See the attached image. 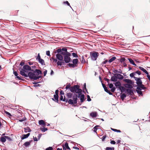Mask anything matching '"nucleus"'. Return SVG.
Returning <instances> with one entry per match:
<instances>
[{
	"label": "nucleus",
	"instance_id": "f257e3e1",
	"mask_svg": "<svg viewBox=\"0 0 150 150\" xmlns=\"http://www.w3.org/2000/svg\"><path fill=\"white\" fill-rule=\"evenodd\" d=\"M19 70H20V74L21 75L25 77L29 76L31 79L36 80L41 77L40 76H35L33 72L28 73L29 71L31 70L30 66H23V68L20 67Z\"/></svg>",
	"mask_w": 150,
	"mask_h": 150
},
{
	"label": "nucleus",
	"instance_id": "f03ea898",
	"mask_svg": "<svg viewBox=\"0 0 150 150\" xmlns=\"http://www.w3.org/2000/svg\"><path fill=\"white\" fill-rule=\"evenodd\" d=\"M77 97V95L76 93H74L73 96V100L69 99V100H68L67 98H66L64 96V98H63V96L62 95L60 96V100L64 101H65L66 102H67L69 104L72 105L77 103L78 100Z\"/></svg>",
	"mask_w": 150,
	"mask_h": 150
},
{
	"label": "nucleus",
	"instance_id": "7ed1b4c3",
	"mask_svg": "<svg viewBox=\"0 0 150 150\" xmlns=\"http://www.w3.org/2000/svg\"><path fill=\"white\" fill-rule=\"evenodd\" d=\"M79 87L78 85H74V86H71L70 91L71 92L78 93L79 96L82 93V90L79 88Z\"/></svg>",
	"mask_w": 150,
	"mask_h": 150
},
{
	"label": "nucleus",
	"instance_id": "20e7f679",
	"mask_svg": "<svg viewBox=\"0 0 150 150\" xmlns=\"http://www.w3.org/2000/svg\"><path fill=\"white\" fill-rule=\"evenodd\" d=\"M116 59V58L115 57H109V60L106 59L102 62L101 64L102 65L105 64H110Z\"/></svg>",
	"mask_w": 150,
	"mask_h": 150
},
{
	"label": "nucleus",
	"instance_id": "39448f33",
	"mask_svg": "<svg viewBox=\"0 0 150 150\" xmlns=\"http://www.w3.org/2000/svg\"><path fill=\"white\" fill-rule=\"evenodd\" d=\"M90 53L91 58L94 61L96 60L99 55L98 52L96 51L91 52Z\"/></svg>",
	"mask_w": 150,
	"mask_h": 150
},
{
	"label": "nucleus",
	"instance_id": "423d86ee",
	"mask_svg": "<svg viewBox=\"0 0 150 150\" xmlns=\"http://www.w3.org/2000/svg\"><path fill=\"white\" fill-rule=\"evenodd\" d=\"M55 53L57 52L60 53L62 55L65 54V53L67 52V49L66 48H63L62 49H59L55 51Z\"/></svg>",
	"mask_w": 150,
	"mask_h": 150
},
{
	"label": "nucleus",
	"instance_id": "0eeeda50",
	"mask_svg": "<svg viewBox=\"0 0 150 150\" xmlns=\"http://www.w3.org/2000/svg\"><path fill=\"white\" fill-rule=\"evenodd\" d=\"M71 60V58L69 57H68L66 55H64V62L66 63H68Z\"/></svg>",
	"mask_w": 150,
	"mask_h": 150
},
{
	"label": "nucleus",
	"instance_id": "6e6552de",
	"mask_svg": "<svg viewBox=\"0 0 150 150\" xmlns=\"http://www.w3.org/2000/svg\"><path fill=\"white\" fill-rule=\"evenodd\" d=\"M134 79L136 81V83L138 86H139V85H140L141 84H142V81L141 80V78H138L137 77H136L134 76Z\"/></svg>",
	"mask_w": 150,
	"mask_h": 150
},
{
	"label": "nucleus",
	"instance_id": "1a4fd4ad",
	"mask_svg": "<svg viewBox=\"0 0 150 150\" xmlns=\"http://www.w3.org/2000/svg\"><path fill=\"white\" fill-rule=\"evenodd\" d=\"M62 55V54L60 53H58L56 54V56L57 59L60 61L63 60V58Z\"/></svg>",
	"mask_w": 150,
	"mask_h": 150
},
{
	"label": "nucleus",
	"instance_id": "9d476101",
	"mask_svg": "<svg viewBox=\"0 0 150 150\" xmlns=\"http://www.w3.org/2000/svg\"><path fill=\"white\" fill-rule=\"evenodd\" d=\"M35 76H39V75L40 74H42V72L39 69H35V70L33 72Z\"/></svg>",
	"mask_w": 150,
	"mask_h": 150
},
{
	"label": "nucleus",
	"instance_id": "9b49d317",
	"mask_svg": "<svg viewBox=\"0 0 150 150\" xmlns=\"http://www.w3.org/2000/svg\"><path fill=\"white\" fill-rule=\"evenodd\" d=\"M13 74L15 76H16V78L19 80H22V79L20 78L19 76H18V74L16 71L15 69H14V67L13 68Z\"/></svg>",
	"mask_w": 150,
	"mask_h": 150
},
{
	"label": "nucleus",
	"instance_id": "f8f14e48",
	"mask_svg": "<svg viewBox=\"0 0 150 150\" xmlns=\"http://www.w3.org/2000/svg\"><path fill=\"white\" fill-rule=\"evenodd\" d=\"M97 115V112H92L90 114V116L93 118L96 117Z\"/></svg>",
	"mask_w": 150,
	"mask_h": 150
},
{
	"label": "nucleus",
	"instance_id": "ddd939ff",
	"mask_svg": "<svg viewBox=\"0 0 150 150\" xmlns=\"http://www.w3.org/2000/svg\"><path fill=\"white\" fill-rule=\"evenodd\" d=\"M39 124L40 125H43V126H46V124L45 122V121L43 120H41L39 121Z\"/></svg>",
	"mask_w": 150,
	"mask_h": 150
},
{
	"label": "nucleus",
	"instance_id": "4468645a",
	"mask_svg": "<svg viewBox=\"0 0 150 150\" xmlns=\"http://www.w3.org/2000/svg\"><path fill=\"white\" fill-rule=\"evenodd\" d=\"M124 80L125 82L131 84H133L134 83L133 82H132L131 80L129 79H125Z\"/></svg>",
	"mask_w": 150,
	"mask_h": 150
},
{
	"label": "nucleus",
	"instance_id": "2eb2a0df",
	"mask_svg": "<svg viewBox=\"0 0 150 150\" xmlns=\"http://www.w3.org/2000/svg\"><path fill=\"white\" fill-rule=\"evenodd\" d=\"M74 94H73L72 93H67V99L68 100L69 99H70V98H71L72 97H73V96ZM72 100V99H71Z\"/></svg>",
	"mask_w": 150,
	"mask_h": 150
},
{
	"label": "nucleus",
	"instance_id": "dca6fc26",
	"mask_svg": "<svg viewBox=\"0 0 150 150\" xmlns=\"http://www.w3.org/2000/svg\"><path fill=\"white\" fill-rule=\"evenodd\" d=\"M104 88L105 90V91H106V92H107L108 93L109 95H112V93H111L110 91H109L107 87H106L105 86H104Z\"/></svg>",
	"mask_w": 150,
	"mask_h": 150
},
{
	"label": "nucleus",
	"instance_id": "f3484780",
	"mask_svg": "<svg viewBox=\"0 0 150 150\" xmlns=\"http://www.w3.org/2000/svg\"><path fill=\"white\" fill-rule=\"evenodd\" d=\"M115 75H116L117 79H122L123 78V76L120 74H115Z\"/></svg>",
	"mask_w": 150,
	"mask_h": 150
},
{
	"label": "nucleus",
	"instance_id": "a211bd4d",
	"mask_svg": "<svg viewBox=\"0 0 150 150\" xmlns=\"http://www.w3.org/2000/svg\"><path fill=\"white\" fill-rule=\"evenodd\" d=\"M30 134V133H28L26 134H23L22 135V137L21 138V139H23L27 138L29 136Z\"/></svg>",
	"mask_w": 150,
	"mask_h": 150
},
{
	"label": "nucleus",
	"instance_id": "6ab92c4d",
	"mask_svg": "<svg viewBox=\"0 0 150 150\" xmlns=\"http://www.w3.org/2000/svg\"><path fill=\"white\" fill-rule=\"evenodd\" d=\"M24 131L26 133L28 132H31V130L28 127H27L25 128H24Z\"/></svg>",
	"mask_w": 150,
	"mask_h": 150
},
{
	"label": "nucleus",
	"instance_id": "aec40b11",
	"mask_svg": "<svg viewBox=\"0 0 150 150\" xmlns=\"http://www.w3.org/2000/svg\"><path fill=\"white\" fill-rule=\"evenodd\" d=\"M126 90L127 92L128 93H129L130 95H132L134 94L133 90L128 88Z\"/></svg>",
	"mask_w": 150,
	"mask_h": 150
},
{
	"label": "nucleus",
	"instance_id": "412c9836",
	"mask_svg": "<svg viewBox=\"0 0 150 150\" xmlns=\"http://www.w3.org/2000/svg\"><path fill=\"white\" fill-rule=\"evenodd\" d=\"M132 84L126 83L124 85V86L125 87L127 88H133Z\"/></svg>",
	"mask_w": 150,
	"mask_h": 150
},
{
	"label": "nucleus",
	"instance_id": "4be33fe9",
	"mask_svg": "<svg viewBox=\"0 0 150 150\" xmlns=\"http://www.w3.org/2000/svg\"><path fill=\"white\" fill-rule=\"evenodd\" d=\"M128 60L131 64L136 66V64H135L134 61L133 60L129 58L128 59Z\"/></svg>",
	"mask_w": 150,
	"mask_h": 150
},
{
	"label": "nucleus",
	"instance_id": "5701e85b",
	"mask_svg": "<svg viewBox=\"0 0 150 150\" xmlns=\"http://www.w3.org/2000/svg\"><path fill=\"white\" fill-rule=\"evenodd\" d=\"M115 85L117 88H118L119 89V88H120L121 86V83L119 81L116 82L115 84Z\"/></svg>",
	"mask_w": 150,
	"mask_h": 150
},
{
	"label": "nucleus",
	"instance_id": "b1692460",
	"mask_svg": "<svg viewBox=\"0 0 150 150\" xmlns=\"http://www.w3.org/2000/svg\"><path fill=\"white\" fill-rule=\"evenodd\" d=\"M39 63L41 64L42 65H45V62L44 60L42 59H41L38 60Z\"/></svg>",
	"mask_w": 150,
	"mask_h": 150
},
{
	"label": "nucleus",
	"instance_id": "393cba45",
	"mask_svg": "<svg viewBox=\"0 0 150 150\" xmlns=\"http://www.w3.org/2000/svg\"><path fill=\"white\" fill-rule=\"evenodd\" d=\"M111 80L112 81L116 82L117 81V77L115 75L112 76L111 78Z\"/></svg>",
	"mask_w": 150,
	"mask_h": 150
},
{
	"label": "nucleus",
	"instance_id": "a878e982",
	"mask_svg": "<svg viewBox=\"0 0 150 150\" xmlns=\"http://www.w3.org/2000/svg\"><path fill=\"white\" fill-rule=\"evenodd\" d=\"M64 61H58L57 62L58 66H61L62 64H64Z\"/></svg>",
	"mask_w": 150,
	"mask_h": 150
},
{
	"label": "nucleus",
	"instance_id": "bb28decb",
	"mask_svg": "<svg viewBox=\"0 0 150 150\" xmlns=\"http://www.w3.org/2000/svg\"><path fill=\"white\" fill-rule=\"evenodd\" d=\"M78 59H73L72 60L73 64H74V65H76V64L78 62Z\"/></svg>",
	"mask_w": 150,
	"mask_h": 150
},
{
	"label": "nucleus",
	"instance_id": "cd10ccee",
	"mask_svg": "<svg viewBox=\"0 0 150 150\" xmlns=\"http://www.w3.org/2000/svg\"><path fill=\"white\" fill-rule=\"evenodd\" d=\"M80 60L81 62V63H86V61L84 58V57L83 56H82L81 58L80 59Z\"/></svg>",
	"mask_w": 150,
	"mask_h": 150
},
{
	"label": "nucleus",
	"instance_id": "c85d7f7f",
	"mask_svg": "<svg viewBox=\"0 0 150 150\" xmlns=\"http://www.w3.org/2000/svg\"><path fill=\"white\" fill-rule=\"evenodd\" d=\"M58 96V95H54V99L55 100V101L57 103L59 101Z\"/></svg>",
	"mask_w": 150,
	"mask_h": 150
},
{
	"label": "nucleus",
	"instance_id": "c756f323",
	"mask_svg": "<svg viewBox=\"0 0 150 150\" xmlns=\"http://www.w3.org/2000/svg\"><path fill=\"white\" fill-rule=\"evenodd\" d=\"M85 98V96L83 94L81 95L80 98V102L82 103L84 101Z\"/></svg>",
	"mask_w": 150,
	"mask_h": 150
},
{
	"label": "nucleus",
	"instance_id": "7c9ffc66",
	"mask_svg": "<svg viewBox=\"0 0 150 150\" xmlns=\"http://www.w3.org/2000/svg\"><path fill=\"white\" fill-rule=\"evenodd\" d=\"M119 89L121 90L122 92H124L126 90L125 87L123 86H121L120 88H119Z\"/></svg>",
	"mask_w": 150,
	"mask_h": 150
},
{
	"label": "nucleus",
	"instance_id": "2f4dec72",
	"mask_svg": "<svg viewBox=\"0 0 150 150\" xmlns=\"http://www.w3.org/2000/svg\"><path fill=\"white\" fill-rule=\"evenodd\" d=\"M1 141L2 142H4L6 141V138L4 137H1L0 138Z\"/></svg>",
	"mask_w": 150,
	"mask_h": 150
},
{
	"label": "nucleus",
	"instance_id": "473e14b6",
	"mask_svg": "<svg viewBox=\"0 0 150 150\" xmlns=\"http://www.w3.org/2000/svg\"><path fill=\"white\" fill-rule=\"evenodd\" d=\"M27 63H28V64L29 65H36V64H38L37 62H27Z\"/></svg>",
	"mask_w": 150,
	"mask_h": 150
},
{
	"label": "nucleus",
	"instance_id": "72a5a7b5",
	"mask_svg": "<svg viewBox=\"0 0 150 150\" xmlns=\"http://www.w3.org/2000/svg\"><path fill=\"white\" fill-rule=\"evenodd\" d=\"M126 97V96L125 93L122 94L121 96V98L122 100H123L124 98Z\"/></svg>",
	"mask_w": 150,
	"mask_h": 150
},
{
	"label": "nucleus",
	"instance_id": "f704fd0d",
	"mask_svg": "<svg viewBox=\"0 0 150 150\" xmlns=\"http://www.w3.org/2000/svg\"><path fill=\"white\" fill-rule=\"evenodd\" d=\"M28 66V63L25 64L24 62L23 61H22L20 63V66Z\"/></svg>",
	"mask_w": 150,
	"mask_h": 150
},
{
	"label": "nucleus",
	"instance_id": "c9c22d12",
	"mask_svg": "<svg viewBox=\"0 0 150 150\" xmlns=\"http://www.w3.org/2000/svg\"><path fill=\"white\" fill-rule=\"evenodd\" d=\"M30 144V142H25L23 144L25 147H27Z\"/></svg>",
	"mask_w": 150,
	"mask_h": 150
},
{
	"label": "nucleus",
	"instance_id": "e433bc0d",
	"mask_svg": "<svg viewBox=\"0 0 150 150\" xmlns=\"http://www.w3.org/2000/svg\"><path fill=\"white\" fill-rule=\"evenodd\" d=\"M40 129L41 130L42 132H45V131H47V128H45V127H40Z\"/></svg>",
	"mask_w": 150,
	"mask_h": 150
},
{
	"label": "nucleus",
	"instance_id": "4c0bfd02",
	"mask_svg": "<svg viewBox=\"0 0 150 150\" xmlns=\"http://www.w3.org/2000/svg\"><path fill=\"white\" fill-rule=\"evenodd\" d=\"M111 129L112 130V131L115 132H121V131L120 130H118L116 129H113L112 128H111Z\"/></svg>",
	"mask_w": 150,
	"mask_h": 150
},
{
	"label": "nucleus",
	"instance_id": "58836bf2",
	"mask_svg": "<svg viewBox=\"0 0 150 150\" xmlns=\"http://www.w3.org/2000/svg\"><path fill=\"white\" fill-rule=\"evenodd\" d=\"M115 148L113 147H107L105 148V150H114Z\"/></svg>",
	"mask_w": 150,
	"mask_h": 150
},
{
	"label": "nucleus",
	"instance_id": "ea45409f",
	"mask_svg": "<svg viewBox=\"0 0 150 150\" xmlns=\"http://www.w3.org/2000/svg\"><path fill=\"white\" fill-rule=\"evenodd\" d=\"M65 146L67 149L70 150V148L68 146V144L67 142H66L65 144Z\"/></svg>",
	"mask_w": 150,
	"mask_h": 150
},
{
	"label": "nucleus",
	"instance_id": "a19ab883",
	"mask_svg": "<svg viewBox=\"0 0 150 150\" xmlns=\"http://www.w3.org/2000/svg\"><path fill=\"white\" fill-rule=\"evenodd\" d=\"M138 86L140 87L141 88H142L143 89H144L146 88L144 86V85L142 84H142H141L140 85H139Z\"/></svg>",
	"mask_w": 150,
	"mask_h": 150
},
{
	"label": "nucleus",
	"instance_id": "79ce46f5",
	"mask_svg": "<svg viewBox=\"0 0 150 150\" xmlns=\"http://www.w3.org/2000/svg\"><path fill=\"white\" fill-rule=\"evenodd\" d=\"M71 85L70 83H69L68 84H67L65 87V88L67 89H70V88H71Z\"/></svg>",
	"mask_w": 150,
	"mask_h": 150
},
{
	"label": "nucleus",
	"instance_id": "37998d69",
	"mask_svg": "<svg viewBox=\"0 0 150 150\" xmlns=\"http://www.w3.org/2000/svg\"><path fill=\"white\" fill-rule=\"evenodd\" d=\"M63 55H66L68 57H69L71 55V54L68 52H66L65 53V54H64Z\"/></svg>",
	"mask_w": 150,
	"mask_h": 150
},
{
	"label": "nucleus",
	"instance_id": "c03bdc74",
	"mask_svg": "<svg viewBox=\"0 0 150 150\" xmlns=\"http://www.w3.org/2000/svg\"><path fill=\"white\" fill-rule=\"evenodd\" d=\"M5 137L6 138V139H7L9 141H11L12 140V139L11 138L8 136H5Z\"/></svg>",
	"mask_w": 150,
	"mask_h": 150
},
{
	"label": "nucleus",
	"instance_id": "a18cd8bd",
	"mask_svg": "<svg viewBox=\"0 0 150 150\" xmlns=\"http://www.w3.org/2000/svg\"><path fill=\"white\" fill-rule=\"evenodd\" d=\"M72 56L73 57L76 58H79L78 56L76 53H72Z\"/></svg>",
	"mask_w": 150,
	"mask_h": 150
},
{
	"label": "nucleus",
	"instance_id": "49530a36",
	"mask_svg": "<svg viewBox=\"0 0 150 150\" xmlns=\"http://www.w3.org/2000/svg\"><path fill=\"white\" fill-rule=\"evenodd\" d=\"M4 112L6 115H8L9 117L12 116V115L11 114L5 110Z\"/></svg>",
	"mask_w": 150,
	"mask_h": 150
},
{
	"label": "nucleus",
	"instance_id": "de8ad7c7",
	"mask_svg": "<svg viewBox=\"0 0 150 150\" xmlns=\"http://www.w3.org/2000/svg\"><path fill=\"white\" fill-rule=\"evenodd\" d=\"M52 59V60L55 63L57 62V59H54L53 57H52L50 59V60H51Z\"/></svg>",
	"mask_w": 150,
	"mask_h": 150
},
{
	"label": "nucleus",
	"instance_id": "09e8293b",
	"mask_svg": "<svg viewBox=\"0 0 150 150\" xmlns=\"http://www.w3.org/2000/svg\"><path fill=\"white\" fill-rule=\"evenodd\" d=\"M41 59V58L40 56V53H38V54L37 57L36 58V59L38 61Z\"/></svg>",
	"mask_w": 150,
	"mask_h": 150
},
{
	"label": "nucleus",
	"instance_id": "8fccbe9b",
	"mask_svg": "<svg viewBox=\"0 0 150 150\" xmlns=\"http://www.w3.org/2000/svg\"><path fill=\"white\" fill-rule=\"evenodd\" d=\"M136 91L137 92V93H138L139 94L141 95H142V96L143 95L142 92L141 91H139L138 90H136Z\"/></svg>",
	"mask_w": 150,
	"mask_h": 150
},
{
	"label": "nucleus",
	"instance_id": "3c124183",
	"mask_svg": "<svg viewBox=\"0 0 150 150\" xmlns=\"http://www.w3.org/2000/svg\"><path fill=\"white\" fill-rule=\"evenodd\" d=\"M98 126H96L95 127H94L93 128V131L95 132H96V131L97 129V127H98Z\"/></svg>",
	"mask_w": 150,
	"mask_h": 150
},
{
	"label": "nucleus",
	"instance_id": "603ef678",
	"mask_svg": "<svg viewBox=\"0 0 150 150\" xmlns=\"http://www.w3.org/2000/svg\"><path fill=\"white\" fill-rule=\"evenodd\" d=\"M87 100L88 101H90L91 100V99L90 98V96L88 95L87 96Z\"/></svg>",
	"mask_w": 150,
	"mask_h": 150
},
{
	"label": "nucleus",
	"instance_id": "864d4df0",
	"mask_svg": "<svg viewBox=\"0 0 150 150\" xmlns=\"http://www.w3.org/2000/svg\"><path fill=\"white\" fill-rule=\"evenodd\" d=\"M115 87H113L112 88V89H111V91L112 92H114L115 91Z\"/></svg>",
	"mask_w": 150,
	"mask_h": 150
},
{
	"label": "nucleus",
	"instance_id": "5fc2aeb1",
	"mask_svg": "<svg viewBox=\"0 0 150 150\" xmlns=\"http://www.w3.org/2000/svg\"><path fill=\"white\" fill-rule=\"evenodd\" d=\"M109 87L110 88H111L113 87V85L112 83H109Z\"/></svg>",
	"mask_w": 150,
	"mask_h": 150
},
{
	"label": "nucleus",
	"instance_id": "6e6d98bb",
	"mask_svg": "<svg viewBox=\"0 0 150 150\" xmlns=\"http://www.w3.org/2000/svg\"><path fill=\"white\" fill-rule=\"evenodd\" d=\"M53 148L52 147H49L46 149L45 150H52Z\"/></svg>",
	"mask_w": 150,
	"mask_h": 150
},
{
	"label": "nucleus",
	"instance_id": "4d7b16f0",
	"mask_svg": "<svg viewBox=\"0 0 150 150\" xmlns=\"http://www.w3.org/2000/svg\"><path fill=\"white\" fill-rule=\"evenodd\" d=\"M46 54L48 56H50V51H47L46 52Z\"/></svg>",
	"mask_w": 150,
	"mask_h": 150
},
{
	"label": "nucleus",
	"instance_id": "13d9d810",
	"mask_svg": "<svg viewBox=\"0 0 150 150\" xmlns=\"http://www.w3.org/2000/svg\"><path fill=\"white\" fill-rule=\"evenodd\" d=\"M106 138V135H104L103 136L102 138V141H104L105 138Z\"/></svg>",
	"mask_w": 150,
	"mask_h": 150
},
{
	"label": "nucleus",
	"instance_id": "bf43d9fd",
	"mask_svg": "<svg viewBox=\"0 0 150 150\" xmlns=\"http://www.w3.org/2000/svg\"><path fill=\"white\" fill-rule=\"evenodd\" d=\"M26 119L25 117V118H23L22 119H19V121L20 122H22L24 121H25V120Z\"/></svg>",
	"mask_w": 150,
	"mask_h": 150
},
{
	"label": "nucleus",
	"instance_id": "052dcab7",
	"mask_svg": "<svg viewBox=\"0 0 150 150\" xmlns=\"http://www.w3.org/2000/svg\"><path fill=\"white\" fill-rule=\"evenodd\" d=\"M64 4H66L68 5V6H70V4L69 3V2L67 1L64 2Z\"/></svg>",
	"mask_w": 150,
	"mask_h": 150
},
{
	"label": "nucleus",
	"instance_id": "680f3d73",
	"mask_svg": "<svg viewBox=\"0 0 150 150\" xmlns=\"http://www.w3.org/2000/svg\"><path fill=\"white\" fill-rule=\"evenodd\" d=\"M125 60V58H122L120 59V61L121 62H124Z\"/></svg>",
	"mask_w": 150,
	"mask_h": 150
},
{
	"label": "nucleus",
	"instance_id": "e2e57ef3",
	"mask_svg": "<svg viewBox=\"0 0 150 150\" xmlns=\"http://www.w3.org/2000/svg\"><path fill=\"white\" fill-rule=\"evenodd\" d=\"M110 143L111 144H115L116 142L114 140H112L110 142Z\"/></svg>",
	"mask_w": 150,
	"mask_h": 150
},
{
	"label": "nucleus",
	"instance_id": "0e129e2a",
	"mask_svg": "<svg viewBox=\"0 0 150 150\" xmlns=\"http://www.w3.org/2000/svg\"><path fill=\"white\" fill-rule=\"evenodd\" d=\"M135 73H136L137 74H138V75H140L141 74V72H140V71H137L135 72Z\"/></svg>",
	"mask_w": 150,
	"mask_h": 150
},
{
	"label": "nucleus",
	"instance_id": "69168bd1",
	"mask_svg": "<svg viewBox=\"0 0 150 150\" xmlns=\"http://www.w3.org/2000/svg\"><path fill=\"white\" fill-rule=\"evenodd\" d=\"M47 71L45 69L44 71V76H45L47 74Z\"/></svg>",
	"mask_w": 150,
	"mask_h": 150
},
{
	"label": "nucleus",
	"instance_id": "338daca9",
	"mask_svg": "<svg viewBox=\"0 0 150 150\" xmlns=\"http://www.w3.org/2000/svg\"><path fill=\"white\" fill-rule=\"evenodd\" d=\"M134 74H135V73H132L130 74V76L131 77H132L134 76Z\"/></svg>",
	"mask_w": 150,
	"mask_h": 150
},
{
	"label": "nucleus",
	"instance_id": "774afa93",
	"mask_svg": "<svg viewBox=\"0 0 150 150\" xmlns=\"http://www.w3.org/2000/svg\"><path fill=\"white\" fill-rule=\"evenodd\" d=\"M139 68H140V69L142 70L144 72V71H145V70H146L145 69H144L142 67H139Z\"/></svg>",
	"mask_w": 150,
	"mask_h": 150
}]
</instances>
